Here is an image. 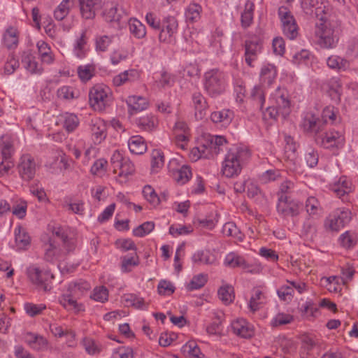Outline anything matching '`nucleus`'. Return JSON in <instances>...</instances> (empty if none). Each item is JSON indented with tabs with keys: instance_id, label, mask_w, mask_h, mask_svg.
Here are the masks:
<instances>
[{
	"instance_id": "obj_1",
	"label": "nucleus",
	"mask_w": 358,
	"mask_h": 358,
	"mask_svg": "<svg viewBox=\"0 0 358 358\" xmlns=\"http://www.w3.org/2000/svg\"><path fill=\"white\" fill-rule=\"evenodd\" d=\"M250 157V152L243 145H233L227 151L222 162V172L227 178L238 176L241 172L244 164Z\"/></svg>"
},
{
	"instance_id": "obj_2",
	"label": "nucleus",
	"mask_w": 358,
	"mask_h": 358,
	"mask_svg": "<svg viewBox=\"0 0 358 358\" xmlns=\"http://www.w3.org/2000/svg\"><path fill=\"white\" fill-rule=\"evenodd\" d=\"M278 75L276 67L271 64H263L259 72L260 85L255 86L252 90L251 96L257 102L259 109L263 108L265 102V96L263 87H270L275 80Z\"/></svg>"
},
{
	"instance_id": "obj_3",
	"label": "nucleus",
	"mask_w": 358,
	"mask_h": 358,
	"mask_svg": "<svg viewBox=\"0 0 358 358\" xmlns=\"http://www.w3.org/2000/svg\"><path fill=\"white\" fill-rule=\"evenodd\" d=\"M116 181L122 185L127 183L135 173L136 168L129 157H124L119 150H115L110 157Z\"/></svg>"
},
{
	"instance_id": "obj_4",
	"label": "nucleus",
	"mask_w": 358,
	"mask_h": 358,
	"mask_svg": "<svg viewBox=\"0 0 358 358\" xmlns=\"http://www.w3.org/2000/svg\"><path fill=\"white\" fill-rule=\"evenodd\" d=\"M26 275L30 283L38 289L45 292L52 289V280L55 277L50 270L37 264H31L26 269Z\"/></svg>"
},
{
	"instance_id": "obj_5",
	"label": "nucleus",
	"mask_w": 358,
	"mask_h": 358,
	"mask_svg": "<svg viewBox=\"0 0 358 358\" xmlns=\"http://www.w3.org/2000/svg\"><path fill=\"white\" fill-rule=\"evenodd\" d=\"M226 75L217 69H210L203 75V88L211 97H217L225 91Z\"/></svg>"
},
{
	"instance_id": "obj_6",
	"label": "nucleus",
	"mask_w": 358,
	"mask_h": 358,
	"mask_svg": "<svg viewBox=\"0 0 358 358\" xmlns=\"http://www.w3.org/2000/svg\"><path fill=\"white\" fill-rule=\"evenodd\" d=\"M89 101L90 106L94 110L99 112L103 111L109 106L113 101L112 91L105 85H96L90 90Z\"/></svg>"
},
{
	"instance_id": "obj_7",
	"label": "nucleus",
	"mask_w": 358,
	"mask_h": 358,
	"mask_svg": "<svg viewBox=\"0 0 358 358\" xmlns=\"http://www.w3.org/2000/svg\"><path fill=\"white\" fill-rule=\"evenodd\" d=\"M318 45L324 49H334L339 41V30L330 23H321L315 31Z\"/></svg>"
},
{
	"instance_id": "obj_8",
	"label": "nucleus",
	"mask_w": 358,
	"mask_h": 358,
	"mask_svg": "<svg viewBox=\"0 0 358 358\" xmlns=\"http://www.w3.org/2000/svg\"><path fill=\"white\" fill-rule=\"evenodd\" d=\"M351 220V212L345 208H339L332 211L324 220V227L331 231H338Z\"/></svg>"
},
{
	"instance_id": "obj_9",
	"label": "nucleus",
	"mask_w": 358,
	"mask_h": 358,
	"mask_svg": "<svg viewBox=\"0 0 358 358\" xmlns=\"http://www.w3.org/2000/svg\"><path fill=\"white\" fill-rule=\"evenodd\" d=\"M178 22L173 16L168 15L162 20L160 29H158L159 41L164 44H173L176 42Z\"/></svg>"
},
{
	"instance_id": "obj_10",
	"label": "nucleus",
	"mask_w": 358,
	"mask_h": 358,
	"mask_svg": "<svg viewBox=\"0 0 358 358\" xmlns=\"http://www.w3.org/2000/svg\"><path fill=\"white\" fill-rule=\"evenodd\" d=\"M283 34L289 39L294 40L299 35V27L289 9L284 6L278 10Z\"/></svg>"
},
{
	"instance_id": "obj_11",
	"label": "nucleus",
	"mask_w": 358,
	"mask_h": 358,
	"mask_svg": "<svg viewBox=\"0 0 358 358\" xmlns=\"http://www.w3.org/2000/svg\"><path fill=\"white\" fill-rule=\"evenodd\" d=\"M301 208V203L298 200L283 195L278 198L276 210L283 219L297 217L299 215Z\"/></svg>"
},
{
	"instance_id": "obj_12",
	"label": "nucleus",
	"mask_w": 358,
	"mask_h": 358,
	"mask_svg": "<svg viewBox=\"0 0 358 358\" xmlns=\"http://www.w3.org/2000/svg\"><path fill=\"white\" fill-rule=\"evenodd\" d=\"M300 127L303 132L313 136L315 138L323 131L322 120L312 112L304 113L302 115Z\"/></svg>"
},
{
	"instance_id": "obj_13",
	"label": "nucleus",
	"mask_w": 358,
	"mask_h": 358,
	"mask_svg": "<svg viewBox=\"0 0 358 358\" xmlns=\"http://www.w3.org/2000/svg\"><path fill=\"white\" fill-rule=\"evenodd\" d=\"M262 43L256 36H253L245 41L244 57L245 63L250 67H254V62L257 61L262 50Z\"/></svg>"
},
{
	"instance_id": "obj_14",
	"label": "nucleus",
	"mask_w": 358,
	"mask_h": 358,
	"mask_svg": "<svg viewBox=\"0 0 358 358\" xmlns=\"http://www.w3.org/2000/svg\"><path fill=\"white\" fill-rule=\"evenodd\" d=\"M271 104L280 108L282 117L285 118L291 111V101L288 91L285 88L278 87L271 94Z\"/></svg>"
},
{
	"instance_id": "obj_15",
	"label": "nucleus",
	"mask_w": 358,
	"mask_h": 358,
	"mask_svg": "<svg viewBox=\"0 0 358 358\" xmlns=\"http://www.w3.org/2000/svg\"><path fill=\"white\" fill-rule=\"evenodd\" d=\"M36 168V162L31 155L24 154L21 156L18 164V171L23 180L29 181L33 179Z\"/></svg>"
},
{
	"instance_id": "obj_16",
	"label": "nucleus",
	"mask_w": 358,
	"mask_h": 358,
	"mask_svg": "<svg viewBox=\"0 0 358 358\" xmlns=\"http://www.w3.org/2000/svg\"><path fill=\"white\" fill-rule=\"evenodd\" d=\"M315 141L320 146L328 149L341 146L343 143L344 138L340 132L332 130L324 134L320 133Z\"/></svg>"
},
{
	"instance_id": "obj_17",
	"label": "nucleus",
	"mask_w": 358,
	"mask_h": 358,
	"mask_svg": "<svg viewBox=\"0 0 358 358\" xmlns=\"http://www.w3.org/2000/svg\"><path fill=\"white\" fill-rule=\"evenodd\" d=\"M175 142L178 147L186 149L190 138V129L187 124L182 120H178L173 128Z\"/></svg>"
},
{
	"instance_id": "obj_18",
	"label": "nucleus",
	"mask_w": 358,
	"mask_h": 358,
	"mask_svg": "<svg viewBox=\"0 0 358 358\" xmlns=\"http://www.w3.org/2000/svg\"><path fill=\"white\" fill-rule=\"evenodd\" d=\"M268 301L267 292L265 289L257 287L251 291V296L248 306L252 313H255L262 308Z\"/></svg>"
},
{
	"instance_id": "obj_19",
	"label": "nucleus",
	"mask_w": 358,
	"mask_h": 358,
	"mask_svg": "<svg viewBox=\"0 0 358 358\" xmlns=\"http://www.w3.org/2000/svg\"><path fill=\"white\" fill-rule=\"evenodd\" d=\"M92 140L94 143H101L107 136V124L106 122L100 117L92 118L90 123Z\"/></svg>"
},
{
	"instance_id": "obj_20",
	"label": "nucleus",
	"mask_w": 358,
	"mask_h": 358,
	"mask_svg": "<svg viewBox=\"0 0 358 358\" xmlns=\"http://www.w3.org/2000/svg\"><path fill=\"white\" fill-rule=\"evenodd\" d=\"M330 189L343 201H345L348 194L352 191V183L346 176H341L330 185Z\"/></svg>"
},
{
	"instance_id": "obj_21",
	"label": "nucleus",
	"mask_w": 358,
	"mask_h": 358,
	"mask_svg": "<svg viewBox=\"0 0 358 358\" xmlns=\"http://www.w3.org/2000/svg\"><path fill=\"white\" fill-rule=\"evenodd\" d=\"M128 15L127 10L122 5L116 3H111L103 13V17L108 22H119L124 16Z\"/></svg>"
},
{
	"instance_id": "obj_22",
	"label": "nucleus",
	"mask_w": 358,
	"mask_h": 358,
	"mask_svg": "<svg viewBox=\"0 0 358 358\" xmlns=\"http://www.w3.org/2000/svg\"><path fill=\"white\" fill-rule=\"evenodd\" d=\"M191 100V106L194 109L195 118L198 120L203 119L208 108L206 98L201 92H195L192 93Z\"/></svg>"
},
{
	"instance_id": "obj_23",
	"label": "nucleus",
	"mask_w": 358,
	"mask_h": 358,
	"mask_svg": "<svg viewBox=\"0 0 358 358\" xmlns=\"http://www.w3.org/2000/svg\"><path fill=\"white\" fill-rule=\"evenodd\" d=\"M233 332L244 338H251L254 334V327L243 318H238L231 323Z\"/></svg>"
},
{
	"instance_id": "obj_24",
	"label": "nucleus",
	"mask_w": 358,
	"mask_h": 358,
	"mask_svg": "<svg viewBox=\"0 0 358 358\" xmlns=\"http://www.w3.org/2000/svg\"><path fill=\"white\" fill-rule=\"evenodd\" d=\"M80 15L85 20L93 19L96 10L101 6V0H78Z\"/></svg>"
},
{
	"instance_id": "obj_25",
	"label": "nucleus",
	"mask_w": 358,
	"mask_h": 358,
	"mask_svg": "<svg viewBox=\"0 0 358 358\" xmlns=\"http://www.w3.org/2000/svg\"><path fill=\"white\" fill-rule=\"evenodd\" d=\"M78 299L71 296V294L63 291V293L59 297V302L61 306L67 311L78 313L85 310V307L82 303H78Z\"/></svg>"
},
{
	"instance_id": "obj_26",
	"label": "nucleus",
	"mask_w": 358,
	"mask_h": 358,
	"mask_svg": "<svg viewBox=\"0 0 358 358\" xmlns=\"http://www.w3.org/2000/svg\"><path fill=\"white\" fill-rule=\"evenodd\" d=\"M90 289V285L87 281L79 280L69 282L64 291L71 294V296L79 299Z\"/></svg>"
},
{
	"instance_id": "obj_27",
	"label": "nucleus",
	"mask_w": 358,
	"mask_h": 358,
	"mask_svg": "<svg viewBox=\"0 0 358 358\" xmlns=\"http://www.w3.org/2000/svg\"><path fill=\"white\" fill-rule=\"evenodd\" d=\"M90 50L88 38L86 32L83 31L73 43V52L78 59L85 58Z\"/></svg>"
},
{
	"instance_id": "obj_28",
	"label": "nucleus",
	"mask_w": 358,
	"mask_h": 358,
	"mask_svg": "<svg viewBox=\"0 0 358 358\" xmlns=\"http://www.w3.org/2000/svg\"><path fill=\"white\" fill-rule=\"evenodd\" d=\"M326 64L328 68L336 72L346 71L350 66V61L337 55L328 57Z\"/></svg>"
},
{
	"instance_id": "obj_29",
	"label": "nucleus",
	"mask_w": 358,
	"mask_h": 358,
	"mask_svg": "<svg viewBox=\"0 0 358 358\" xmlns=\"http://www.w3.org/2000/svg\"><path fill=\"white\" fill-rule=\"evenodd\" d=\"M14 142L15 141L12 138L6 136L0 144V161H7L12 164V166L13 163L10 158L15 152Z\"/></svg>"
},
{
	"instance_id": "obj_30",
	"label": "nucleus",
	"mask_w": 358,
	"mask_h": 358,
	"mask_svg": "<svg viewBox=\"0 0 358 358\" xmlns=\"http://www.w3.org/2000/svg\"><path fill=\"white\" fill-rule=\"evenodd\" d=\"M44 257L47 262H55L65 256L64 251L55 245L51 240L44 245Z\"/></svg>"
},
{
	"instance_id": "obj_31",
	"label": "nucleus",
	"mask_w": 358,
	"mask_h": 358,
	"mask_svg": "<svg viewBox=\"0 0 358 358\" xmlns=\"http://www.w3.org/2000/svg\"><path fill=\"white\" fill-rule=\"evenodd\" d=\"M15 248L17 250H26L29 246L31 238L25 229L18 226L15 228Z\"/></svg>"
},
{
	"instance_id": "obj_32",
	"label": "nucleus",
	"mask_w": 358,
	"mask_h": 358,
	"mask_svg": "<svg viewBox=\"0 0 358 358\" xmlns=\"http://www.w3.org/2000/svg\"><path fill=\"white\" fill-rule=\"evenodd\" d=\"M20 33L14 27H8L3 35V44L8 49H15L19 43Z\"/></svg>"
},
{
	"instance_id": "obj_33",
	"label": "nucleus",
	"mask_w": 358,
	"mask_h": 358,
	"mask_svg": "<svg viewBox=\"0 0 358 358\" xmlns=\"http://www.w3.org/2000/svg\"><path fill=\"white\" fill-rule=\"evenodd\" d=\"M192 262L196 266L210 265L215 262V257L210 250H201L196 251L192 255Z\"/></svg>"
},
{
	"instance_id": "obj_34",
	"label": "nucleus",
	"mask_w": 358,
	"mask_h": 358,
	"mask_svg": "<svg viewBox=\"0 0 358 358\" xmlns=\"http://www.w3.org/2000/svg\"><path fill=\"white\" fill-rule=\"evenodd\" d=\"M234 118V112L229 109H223L219 111H215L211 113V120L222 127L228 126Z\"/></svg>"
},
{
	"instance_id": "obj_35",
	"label": "nucleus",
	"mask_w": 358,
	"mask_h": 358,
	"mask_svg": "<svg viewBox=\"0 0 358 358\" xmlns=\"http://www.w3.org/2000/svg\"><path fill=\"white\" fill-rule=\"evenodd\" d=\"M22 64L31 73L41 74L43 71L42 65L36 62V58L29 53H24Z\"/></svg>"
},
{
	"instance_id": "obj_36",
	"label": "nucleus",
	"mask_w": 358,
	"mask_h": 358,
	"mask_svg": "<svg viewBox=\"0 0 358 358\" xmlns=\"http://www.w3.org/2000/svg\"><path fill=\"white\" fill-rule=\"evenodd\" d=\"M76 0H62L54 10V17L57 20H64L75 6Z\"/></svg>"
},
{
	"instance_id": "obj_37",
	"label": "nucleus",
	"mask_w": 358,
	"mask_h": 358,
	"mask_svg": "<svg viewBox=\"0 0 358 358\" xmlns=\"http://www.w3.org/2000/svg\"><path fill=\"white\" fill-rule=\"evenodd\" d=\"M63 128L68 132L74 131L80 124V120L73 113H65L60 116Z\"/></svg>"
},
{
	"instance_id": "obj_38",
	"label": "nucleus",
	"mask_w": 358,
	"mask_h": 358,
	"mask_svg": "<svg viewBox=\"0 0 358 358\" xmlns=\"http://www.w3.org/2000/svg\"><path fill=\"white\" fill-rule=\"evenodd\" d=\"M130 152L134 155H142L147 150V145L141 136H133L128 141Z\"/></svg>"
},
{
	"instance_id": "obj_39",
	"label": "nucleus",
	"mask_w": 358,
	"mask_h": 358,
	"mask_svg": "<svg viewBox=\"0 0 358 358\" xmlns=\"http://www.w3.org/2000/svg\"><path fill=\"white\" fill-rule=\"evenodd\" d=\"M50 330L56 337L61 338L62 336H70L71 338H73V341L68 342V345L69 347H74L76 345V334L72 330L67 328L64 329L62 326H59L57 324H51L50 325Z\"/></svg>"
},
{
	"instance_id": "obj_40",
	"label": "nucleus",
	"mask_w": 358,
	"mask_h": 358,
	"mask_svg": "<svg viewBox=\"0 0 358 358\" xmlns=\"http://www.w3.org/2000/svg\"><path fill=\"white\" fill-rule=\"evenodd\" d=\"M38 55L43 63L50 64L54 62V55L49 45L43 41H38L36 43Z\"/></svg>"
},
{
	"instance_id": "obj_41",
	"label": "nucleus",
	"mask_w": 358,
	"mask_h": 358,
	"mask_svg": "<svg viewBox=\"0 0 358 358\" xmlns=\"http://www.w3.org/2000/svg\"><path fill=\"white\" fill-rule=\"evenodd\" d=\"M127 103L129 109L135 113L145 110L148 106L147 99L141 96H129L127 98Z\"/></svg>"
},
{
	"instance_id": "obj_42",
	"label": "nucleus",
	"mask_w": 358,
	"mask_h": 358,
	"mask_svg": "<svg viewBox=\"0 0 358 358\" xmlns=\"http://www.w3.org/2000/svg\"><path fill=\"white\" fill-rule=\"evenodd\" d=\"M130 34L137 39H142L146 36L145 26L136 18H130L128 22Z\"/></svg>"
},
{
	"instance_id": "obj_43",
	"label": "nucleus",
	"mask_w": 358,
	"mask_h": 358,
	"mask_svg": "<svg viewBox=\"0 0 358 358\" xmlns=\"http://www.w3.org/2000/svg\"><path fill=\"white\" fill-rule=\"evenodd\" d=\"M255 4L250 0H247L244 10L241 15V26L245 29L249 27L253 22Z\"/></svg>"
},
{
	"instance_id": "obj_44",
	"label": "nucleus",
	"mask_w": 358,
	"mask_h": 358,
	"mask_svg": "<svg viewBox=\"0 0 358 358\" xmlns=\"http://www.w3.org/2000/svg\"><path fill=\"white\" fill-rule=\"evenodd\" d=\"M305 209L308 216L320 217L322 208L319 200L313 196H308L305 202Z\"/></svg>"
},
{
	"instance_id": "obj_45",
	"label": "nucleus",
	"mask_w": 358,
	"mask_h": 358,
	"mask_svg": "<svg viewBox=\"0 0 358 358\" xmlns=\"http://www.w3.org/2000/svg\"><path fill=\"white\" fill-rule=\"evenodd\" d=\"M113 35H98L94 38V47L96 52H106L113 42Z\"/></svg>"
},
{
	"instance_id": "obj_46",
	"label": "nucleus",
	"mask_w": 358,
	"mask_h": 358,
	"mask_svg": "<svg viewBox=\"0 0 358 358\" xmlns=\"http://www.w3.org/2000/svg\"><path fill=\"white\" fill-rule=\"evenodd\" d=\"M224 264L231 268H242L243 266L245 265V259L238 252H231L225 256Z\"/></svg>"
},
{
	"instance_id": "obj_47",
	"label": "nucleus",
	"mask_w": 358,
	"mask_h": 358,
	"mask_svg": "<svg viewBox=\"0 0 358 358\" xmlns=\"http://www.w3.org/2000/svg\"><path fill=\"white\" fill-rule=\"evenodd\" d=\"M136 124L140 129L146 131H151L157 128L158 119L153 115H147L139 117Z\"/></svg>"
},
{
	"instance_id": "obj_48",
	"label": "nucleus",
	"mask_w": 358,
	"mask_h": 358,
	"mask_svg": "<svg viewBox=\"0 0 358 358\" xmlns=\"http://www.w3.org/2000/svg\"><path fill=\"white\" fill-rule=\"evenodd\" d=\"M138 77V72L134 69L124 71L113 78V83L115 86L119 87L127 82L134 81Z\"/></svg>"
},
{
	"instance_id": "obj_49",
	"label": "nucleus",
	"mask_w": 358,
	"mask_h": 358,
	"mask_svg": "<svg viewBox=\"0 0 358 358\" xmlns=\"http://www.w3.org/2000/svg\"><path fill=\"white\" fill-rule=\"evenodd\" d=\"M121 271L124 273L130 272L132 268L137 266L139 263V257L136 252L121 257Z\"/></svg>"
},
{
	"instance_id": "obj_50",
	"label": "nucleus",
	"mask_w": 358,
	"mask_h": 358,
	"mask_svg": "<svg viewBox=\"0 0 358 358\" xmlns=\"http://www.w3.org/2000/svg\"><path fill=\"white\" fill-rule=\"evenodd\" d=\"M164 165V155L161 150L154 149L151 153V171L158 173Z\"/></svg>"
},
{
	"instance_id": "obj_51",
	"label": "nucleus",
	"mask_w": 358,
	"mask_h": 358,
	"mask_svg": "<svg viewBox=\"0 0 358 358\" xmlns=\"http://www.w3.org/2000/svg\"><path fill=\"white\" fill-rule=\"evenodd\" d=\"M122 299L127 306H133L138 309L145 310L148 306V304L145 302L143 298L134 294H124Z\"/></svg>"
},
{
	"instance_id": "obj_52",
	"label": "nucleus",
	"mask_w": 358,
	"mask_h": 358,
	"mask_svg": "<svg viewBox=\"0 0 358 358\" xmlns=\"http://www.w3.org/2000/svg\"><path fill=\"white\" fill-rule=\"evenodd\" d=\"M192 173L188 166L184 165L173 173L174 179L180 184L187 182L192 178Z\"/></svg>"
},
{
	"instance_id": "obj_53",
	"label": "nucleus",
	"mask_w": 358,
	"mask_h": 358,
	"mask_svg": "<svg viewBox=\"0 0 358 358\" xmlns=\"http://www.w3.org/2000/svg\"><path fill=\"white\" fill-rule=\"evenodd\" d=\"M358 236L355 232L347 231L339 237L341 245L347 249L353 248L357 243Z\"/></svg>"
},
{
	"instance_id": "obj_54",
	"label": "nucleus",
	"mask_w": 358,
	"mask_h": 358,
	"mask_svg": "<svg viewBox=\"0 0 358 358\" xmlns=\"http://www.w3.org/2000/svg\"><path fill=\"white\" fill-rule=\"evenodd\" d=\"M184 353L187 354L191 358H204L203 354L201 352L196 343L190 341L186 343L182 348Z\"/></svg>"
},
{
	"instance_id": "obj_55",
	"label": "nucleus",
	"mask_w": 358,
	"mask_h": 358,
	"mask_svg": "<svg viewBox=\"0 0 358 358\" xmlns=\"http://www.w3.org/2000/svg\"><path fill=\"white\" fill-rule=\"evenodd\" d=\"M62 241L63 243V250L65 255L73 252L77 246L78 241L76 234L72 230L69 231L66 237H64Z\"/></svg>"
},
{
	"instance_id": "obj_56",
	"label": "nucleus",
	"mask_w": 358,
	"mask_h": 358,
	"mask_svg": "<svg viewBox=\"0 0 358 358\" xmlns=\"http://www.w3.org/2000/svg\"><path fill=\"white\" fill-rule=\"evenodd\" d=\"M201 6L197 3H191L185 10V17L187 21L194 22L198 21L201 17Z\"/></svg>"
},
{
	"instance_id": "obj_57",
	"label": "nucleus",
	"mask_w": 358,
	"mask_h": 358,
	"mask_svg": "<svg viewBox=\"0 0 358 358\" xmlns=\"http://www.w3.org/2000/svg\"><path fill=\"white\" fill-rule=\"evenodd\" d=\"M219 299L226 305L231 303L234 299V288L230 285H224L218 290Z\"/></svg>"
},
{
	"instance_id": "obj_58",
	"label": "nucleus",
	"mask_w": 358,
	"mask_h": 358,
	"mask_svg": "<svg viewBox=\"0 0 358 358\" xmlns=\"http://www.w3.org/2000/svg\"><path fill=\"white\" fill-rule=\"evenodd\" d=\"M316 217L314 216H308L302 226L301 232L306 236H313L317 231V221Z\"/></svg>"
},
{
	"instance_id": "obj_59",
	"label": "nucleus",
	"mask_w": 358,
	"mask_h": 358,
	"mask_svg": "<svg viewBox=\"0 0 358 358\" xmlns=\"http://www.w3.org/2000/svg\"><path fill=\"white\" fill-rule=\"evenodd\" d=\"M129 53L127 50L120 48L114 50L110 54V61L113 65H117L129 58Z\"/></svg>"
},
{
	"instance_id": "obj_60",
	"label": "nucleus",
	"mask_w": 358,
	"mask_h": 358,
	"mask_svg": "<svg viewBox=\"0 0 358 358\" xmlns=\"http://www.w3.org/2000/svg\"><path fill=\"white\" fill-rule=\"evenodd\" d=\"M79 78L83 82H87L94 75L95 68L92 64L81 65L77 69Z\"/></svg>"
},
{
	"instance_id": "obj_61",
	"label": "nucleus",
	"mask_w": 358,
	"mask_h": 358,
	"mask_svg": "<svg viewBox=\"0 0 358 358\" xmlns=\"http://www.w3.org/2000/svg\"><path fill=\"white\" fill-rule=\"evenodd\" d=\"M57 94L58 98L66 101H71L76 99L78 94L76 90L71 86H62L57 90Z\"/></svg>"
},
{
	"instance_id": "obj_62",
	"label": "nucleus",
	"mask_w": 358,
	"mask_h": 358,
	"mask_svg": "<svg viewBox=\"0 0 358 358\" xmlns=\"http://www.w3.org/2000/svg\"><path fill=\"white\" fill-rule=\"evenodd\" d=\"M107 166L108 162L105 159H99L92 164L90 172L94 176L102 177L106 173Z\"/></svg>"
},
{
	"instance_id": "obj_63",
	"label": "nucleus",
	"mask_w": 358,
	"mask_h": 358,
	"mask_svg": "<svg viewBox=\"0 0 358 358\" xmlns=\"http://www.w3.org/2000/svg\"><path fill=\"white\" fill-rule=\"evenodd\" d=\"M215 317V320L206 328L208 334L211 335H217L222 331V322L224 314L222 313H216Z\"/></svg>"
},
{
	"instance_id": "obj_64",
	"label": "nucleus",
	"mask_w": 358,
	"mask_h": 358,
	"mask_svg": "<svg viewBox=\"0 0 358 358\" xmlns=\"http://www.w3.org/2000/svg\"><path fill=\"white\" fill-rule=\"evenodd\" d=\"M27 203L24 200L17 201L11 208L13 215L18 219H23L27 215Z\"/></svg>"
}]
</instances>
